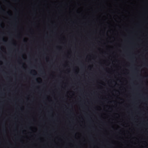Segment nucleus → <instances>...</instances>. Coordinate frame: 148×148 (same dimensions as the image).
I'll return each instance as SVG.
<instances>
[{"instance_id": "39448f33", "label": "nucleus", "mask_w": 148, "mask_h": 148, "mask_svg": "<svg viewBox=\"0 0 148 148\" xmlns=\"http://www.w3.org/2000/svg\"><path fill=\"white\" fill-rule=\"evenodd\" d=\"M119 139H123V138H119Z\"/></svg>"}, {"instance_id": "423d86ee", "label": "nucleus", "mask_w": 148, "mask_h": 148, "mask_svg": "<svg viewBox=\"0 0 148 148\" xmlns=\"http://www.w3.org/2000/svg\"><path fill=\"white\" fill-rule=\"evenodd\" d=\"M7 13L8 14V12H7Z\"/></svg>"}, {"instance_id": "f257e3e1", "label": "nucleus", "mask_w": 148, "mask_h": 148, "mask_svg": "<svg viewBox=\"0 0 148 148\" xmlns=\"http://www.w3.org/2000/svg\"><path fill=\"white\" fill-rule=\"evenodd\" d=\"M114 93H112V96H113V94ZM113 126H112V139H114L113 138V136L112 134V129H113Z\"/></svg>"}, {"instance_id": "20e7f679", "label": "nucleus", "mask_w": 148, "mask_h": 148, "mask_svg": "<svg viewBox=\"0 0 148 148\" xmlns=\"http://www.w3.org/2000/svg\"><path fill=\"white\" fill-rule=\"evenodd\" d=\"M34 71V72H36L35 71H34H34Z\"/></svg>"}, {"instance_id": "f03ea898", "label": "nucleus", "mask_w": 148, "mask_h": 148, "mask_svg": "<svg viewBox=\"0 0 148 148\" xmlns=\"http://www.w3.org/2000/svg\"><path fill=\"white\" fill-rule=\"evenodd\" d=\"M1 9L3 11H4V10H3V9L1 8Z\"/></svg>"}, {"instance_id": "7ed1b4c3", "label": "nucleus", "mask_w": 148, "mask_h": 148, "mask_svg": "<svg viewBox=\"0 0 148 148\" xmlns=\"http://www.w3.org/2000/svg\"><path fill=\"white\" fill-rule=\"evenodd\" d=\"M3 41H4V42H6V41H5L4 40H3Z\"/></svg>"}]
</instances>
